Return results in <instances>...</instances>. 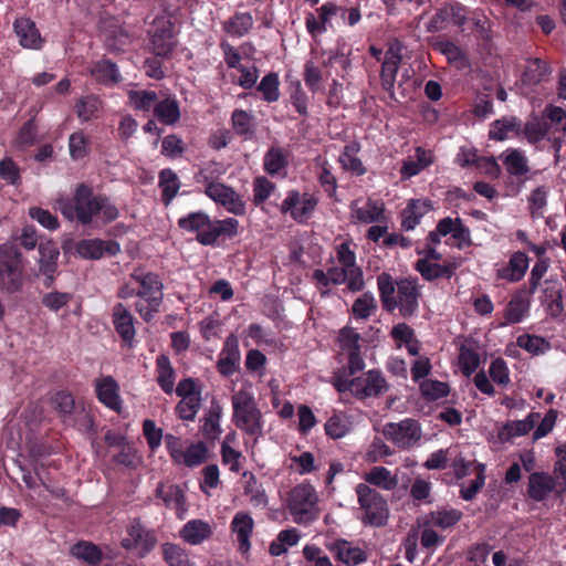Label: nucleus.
I'll return each instance as SVG.
<instances>
[{
  "label": "nucleus",
  "mask_w": 566,
  "mask_h": 566,
  "mask_svg": "<svg viewBox=\"0 0 566 566\" xmlns=\"http://www.w3.org/2000/svg\"><path fill=\"white\" fill-rule=\"evenodd\" d=\"M541 415L538 412H531L523 420L509 421L497 432L500 440H512L514 438L526 436L532 431L539 420Z\"/></svg>",
  "instance_id": "nucleus-33"
},
{
  "label": "nucleus",
  "mask_w": 566,
  "mask_h": 566,
  "mask_svg": "<svg viewBox=\"0 0 566 566\" xmlns=\"http://www.w3.org/2000/svg\"><path fill=\"white\" fill-rule=\"evenodd\" d=\"M129 277L138 285L135 311L145 322H150L163 304L164 283L157 273L142 268L135 269Z\"/></svg>",
  "instance_id": "nucleus-4"
},
{
  "label": "nucleus",
  "mask_w": 566,
  "mask_h": 566,
  "mask_svg": "<svg viewBox=\"0 0 566 566\" xmlns=\"http://www.w3.org/2000/svg\"><path fill=\"white\" fill-rule=\"evenodd\" d=\"M241 354L239 348V340L235 335H229L223 344V347L218 358V370L224 376L232 375L240 363Z\"/></svg>",
  "instance_id": "nucleus-28"
},
{
  "label": "nucleus",
  "mask_w": 566,
  "mask_h": 566,
  "mask_svg": "<svg viewBox=\"0 0 566 566\" xmlns=\"http://www.w3.org/2000/svg\"><path fill=\"white\" fill-rule=\"evenodd\" d=\"M286 507L296 524H310L319 515L318 494L308 482L293 486L286 497Z\"/></svg>",
  "instance_id": "nucleus-6"
},
{
  "label": "nucleus",
  "mask_w": 566,
  "mask_h": 566,
  "mask_svg": "<svg viewBox=\"0 0 566 566\" xmlns=\"http://www.w3.org/2000/svg\"><path fill=\"white\" fill-rule=\"evenodd\" d=\"M253 17L250 12H237L223 24V30L237 38H242L249 33L253 27Z\"/></svg>",
  "instance_id": "nucleus-45"
},
{
  "label": "nucleus",
  "mask_w": 566,
  "mask_h": 566,
  "mask_svg": "<svg viewBox=\"0 0 566 566\" xmlns=\"http://www.w3.org/2000/svg\"><path fill=\"white\" fill-rule=\"evenodd\" d=\"M223 409L218 401H211V405L205 416L201 419L200 431L202 436L208 440H217L221 433V417Z\"/></svg>",
  "instance_id": "nucleus-34"
},
{
  "label": "nucleus",
  "mask_w": 566,
  "mask_h": 566,
  "mask_svg": "<svg viewBox=\"0 0 566 566\" xmlns=\"http://www.w3.org/2000/svg\"><path fill=\"white\" fill-rule=\"evenodd\" d=\"M317 205L318 198L314 193L290 190L280 210L283 214H290L295 222L305 223L312 218Z\"/></svg>",
  "instance_id": "nucleus-11"
},
{
  "label": "nucleus",
  "mask_w": 566,
  "mask_h": 566,
  "mask_svg": "<svg viewBox=\"0 0 566 566\" xmlns=\"http://www.w3.org/2000/svg\"><path fill=\"white\" fill-rule=\"evenodd\" d=\"M358 503V518L367 526L381 527L389 518V506L386 499L366 483L355 488Z\"/></svg>",
  "instance_id": "nucleus-5"
},
{
  "label": "nucleus",
  "mask_w": 566,
  "mask_h": 566,
  "mask_svg": "<svg viewBox=\"0 0 566 566\" xmlns=\"http://www.w3.org/2000/svg\"><path fill=\"white\" fill-rule=\"evenodd\" d=\"M336 259L340 266L334 268L336 282H346L347 289L358 292L364 289L365 282L360 266L356 264V254L349 242H343L336 248Z\"/></svg>",
  "instance_id": "nucleus-7"
},
{
  "label": "nucleus",
  "mask_w": 566,
  "mask_h": 566,
  "mask_svg": "<svg viewBox=\"0 0 566 566\" xmlns=\"http://www.w3.org/2000/svg\"><path fill=\"white\" fill-rule=\"evenodd\" d=\"M360 151V145L357 142H352L344 147L343 153L339 156V163L342 168L356 176H361L366 172L361 160L358 158Z\"/></svg>",
  "instance_id": "nucleus-43"
},
{
  "label": "nucleus",
  "mask_w": 566,
  "mask_h": 566,
  "mask_svg": "<svg viewBox=\"0 0 566 566\" xmlns=\"http://www.w3.org/2000/svg\"><path fill=\"white\" fill-rule=\"evenodd\" d=\"M381 432L399 449H410L420 441L422 436L419 422L409 418L399 422L386 423Z\"/></svg>",
  "instance_id": "nucleus-12"
},
{
  "label": "nucleus",
  "mask_w": 566,
  "mask_h": 566,
  "mask_svg": "<svg viewBox=\"0 0 566 566\" xmlns=\"http://www.w3.org/2000/svg\"><path fill=\"white\" fill-rule=\"evenodd\" d=\"M163 558L168 566H195L185 548L174 543L161 546Z\"/></svg>",
  "instance_id": "nucleus-51"
},
{
  "label": "nucleus",
  "mask_w": 566,
  "mask_h": 566,
  "mask_svg": "<svg viewBox=\"0 0 566 566\" xmlns=\"http://www.w3.org/2000/svg\"><path fill=\"white\" fill-rule=\"evenodd\" d=\"M377 286L386 311L398 308L403 317H410L418 311L421 291L417 279L394 281L391 275L381 273L377 276Z\"/></svg>",
  "instance_id": "nucleus-2"
},
{
  "label": "nucleus",
  "mask_w": 566,
  "mask_h": 566,
  "mask_svg": "<svg viewBox=\"0 0 566 566\" xmlns=\"http://www.w3.org/2000/svg\"><path fill=\"white\" fill-rule=\"evenodd\" d=\"M202 403L201 396L180 397L175 411L179 419L184 421H193Z\"/></svg>",
  "instance_id": "nucleus-55"
},
{
  "label": "nucleus",
  "mask_w": 566,
  "mask_h": 566,
  "mask_svg": "<svg viewBox=\"0 0 566 566\" xmlns=\"http://www.w3.org/2000/svg\"><path fill=\"white\" fill-rule=\"evenodd\" d=\"M504 168L511 176L522 177L530 170L528 160L524 151L520 149L510 148L501 155Z\"/></svg>",
  "instance_id": "nucleus-39"
},
{
  "label": "nucleus",
  "mask_w": 566,
  "mask_h": 566,
  "mask_svg": "<svg viewBox=\"0 0 566 566\" xmlns=\"http://www.w3.org/2000/svg\"><path fill=\"white\" fill-rule=\"evenodd\" d=\"M157 382L166 394H171L175 386V370L168 356L159 355L156 359Z\"/></svg>",
  "instance_id": "nucleus-47"
},
{
  "label": "nucleus",
  "mask_w": 566,
  "mask_h": 566,
  "mask_svg": "<svg viewBox=\"0 0 566 566\" xmlns=\"http://www.w3.org/2000/svg\"><path fill=\"white\" fill-rule=\"evenodd\" d=\"M354 396L358 399L378 397L388 389V385L380 371L371 369L353 378Z\"/></svg>",
  "instance_id": "nucleus-18"
},
{
  "label": "nucleus",
  "mask_w": 566,
  "mask_h": 566,
  "mask_svg": "<svg viewBox=\"0 0 566 566\" xmlns=\"http://www.w3.org/2000/svg\"><path fill=\"white\" fill-rule=\"evenodd\" d=\"M542 303L552 316H558L564 311L562 286L556 280H546L543 289Z\"/></svg>",
  "instance_id": "nucleus-41"
},
{
  "label": "nucleus",
  "mask_w": 566,
  "mask_h": 566,
  "mask_svg": "<svg viewBox=\"0 0 566 566\" xmlns=\"http://www.w3.org/2000/svg\"><path fill=\"white\" fill-rule=\"evenodd\" d=\"M203 192L214 203L223 207L229 213L234 216H243L245 213L247 205L232 187L220 182L208 187Z\"/></svg>",
  "instance_id": "nucleus-15"
},
{
  "label": "nucleus",
  "mask_w": 566,
  "mask_h": 566,
  "mask_svg": "<svg viewBox=\"0 0 566 566\" xmlns=\"http://www.w3.org/2000/svg\"><path fill=\"white\" fill-rule=\"evenodd\" d=\"M360 334L353 327H343L337 336L339 355L347 357L348 375H354L365 368V361L360 355Z\"/></svg>",
  "instance_id": "nucleus-13"
},
{
  "label": "nucleus",
  "mask_w": 566,
  "mask_h": 566,
  "mask_svg": "<svg viewBox=\"0 0 566 566\" xmlns=\"http://www.w3.org/2000/svg\"><path fill=\"white\" fill-rule=\"evenodd\" d=\"M151 48L157 56H167L176 46L174 24L167 17H158L150 30Z\"/></svg>",
  "instance_id": "nucleus-16"
},
{
  "label": "nucleus",
  "mask_w": 566,
  "mask_h": 566,
  "mask_svg": "<svg viewBox=\"0 0 566 566\" xmlns=\"http://www.w3.org/2000/svg\"><path fill=\"white\" fill-rule=\"evenodd\" d=\"M317 15L310 12L305 17V27L312 36L323 34L331 19L338 14L339 7L334 2H325L317 10Z\"/></svg>",
  "instance_id": "nucleus-26"
},
{
  "label": "nucleus",
  "mask_w": 566,
  "mask_h": 566,
  "mask_svg": "<svg viewBox=\"0 0 566 566\" xmlns=\"http://www.w3.org/2000/svg\"><path fill=\"white\" fill-rule=\"evenodd\" d=\"M325 77L322 69L313 61L308 60L304 64L303 78L305 85L312 93H316L322 88V81Z\"/></svg>",
  "instance_id": "nucleus-62"
},
{
  "label": "nucleus",
  "mask_w": 566,
  "mask_h": 566,
  "mask_svg": "<svg viewBox=\"0 0 566 566\" xmlns=\"http://www.w3.org/2000/svg\"><path fill=\"white\" fill-rule=\"evenodd\" d=\"M231 120L232 127L238 135L244 136L245 138L252 137L255 128L254 117L252 114L243 109H235L232 113Z\"/></svg>",
  "instance_id": "nucleus-54"
},
{
  "label": "nucleus",
  "mask_w": 566,
  "mask_h": 566,
  "mask_svg": "<svg viewBox=\"0 0 566 566\" xmlns=\"http://www.w3.org/2000/svg\"><path fill=\"white\" fill-rule=\"evenodd\" d=\"M71 553L74 557L82 559L90 565H96L102 560L101 549L90 542H80L75 544L71 548Z\"/></svg>",
  "instance_id": "nucleus-60"
},
{
  "label": "nucleus",
  "mask_w": 566,
  "mask_h": 566,
  "mask_svg": "<svg viewBox=\"0 0 566 566\" xmlns=\"http://www.w3.org/2000/svg\"><path fill=\"white\" fill-rule=\"evenodd\" d=\"M240 223L235 218L228 217L221 220H211L209 232L201 234L202 245H214L220 238L232 239L239 234Z\"/></svg>",
  "instance_id": "nucleus-21"
},
{
  "label": "nucleus",
  "mask_w": 566,
  "mask_h": 566,
  "mask_svg": "<svg viewBox=\"0 0 566 566\" xmlns=\"http://www.w3.org/2000/svg\"><path fill=\"white\" fill-rule=\"evenodd\" d=\"M350 213L356 222L380 223L385 220V205L371 199L360 205V201L356 200L350 206Z\"/></svg>",
  "instance_id": "nucleus-22"
},
{
  "label": "nucleus",
  "mask_w": 566,
  "mask_h": 566,
  "mask_svg": "<svg viewBox=\"0 0 566 566\" xmlns=\"http://www.w3.org/2000/svg\"><path fill=\"white\" fill-rule=\"evenodd\" d=\"M531 295L526 289H520L513 293L511 300L502 312L503 322L500 326L522 323L530 315Z\"/></svg>",
  "instance_id": "nucleus-17"
},
{
  "label": "nucleus",
  "mask_w": 566,
  "mask_h": 566,
  "mask_svg": "<svg viewBox=\"0 0 566 566\" xmlns=\"http://www.w3.org/2000/svg\"><path fill=\"white\" fill-rule=\"evenodd\" d=\"M22 286V268L19 254L14 252V258L10 263L3 265L0 270V287L8 292H17Z\"/></svg>",
  "instance_id": "nucleus-35"
},
{
  "label": "nucleus",
  "mask_w": 566,
  "mask_h": 566,
  "mask_svg": "<svg viewBox=\"0 0 566 566\" xmlns=\"http://www.w3.org/2000/svg\"><path fill=\"white\" fill-rule=\"evenodd\" d=\"M224 167L216 161H210L195 174V180L197 184L203 185L205 189L210 186L220 184L219 179L224 175Z\"/></svg>",
  "instance_id": "nucleus-50"
},
{
  "label": "nucleus",
  "mask_w": 566,
  "mask_h": 566,
  "mask_svg": "<svg viewBox=\"0 0 566 566\" xmlns=\"http://www.w3.org/2000/svg\"><path fill=\"white\" fill-rule=\"evenodd\" d=\"M516 344L532 355H544L551 349V344L544 337L537 335H520Z\"/></svg>",
  "instance_id": "nucleus-56"
},
{
  "label": "nucleus",
  "mask_w": 566,
  "mask_h": 566,
  "mask_svg": "<svg viewBox=\"0 0 566 566\" xmlns=\"http://www.w3.org/2000/svg\"><path fill=\"white\" fill-rule=\"evenodd\" d=\"M253 518L245 512H238L231 521L230 528L235 535L239 543V549L242 553L249 552L251 547L250 538L253 532Z\"/></svg>",
  "instance_id": "nucleus-32"
},
{
  "label": "nucleus",
  "mask_w": 566,
  "mask_h": 566,
  "mask_svg": "<svg viewBox=\"0 0 566 566\" xmlns=\"http://www.w3.org/2000/svg\"><path fill=\"white\" fill-rule=\"evenodd\" d=\"M480 365V355L473 344L461 346L459 355V366L465 376H470Z\"/></svg>",
  "instance_id": "nucleus-57"
},
{
  "label": "nucleus",
  "mask_w": 566,
  "mask_h": 566,
  "mask_svg": "<svg viewBox=\"0 0 566 566\" xmlns=\"http://www.w3.org/2000/svg\"><path fill=\"white\" fill-rule=\"evenodd\" d=\"M208 455L209 450L205 442H192L185 449L177 464H182L188 468L198 467L207 462Z\"/></svg>",
  "instance_id": "nucleus-46"
},
{
  "label": "nucleus",
  "mask_w": 566,
  "mask_h": 566,
  "mask_svg": "<svg viewBox=\"0 0 566 566\" xmlns=\"http://www.w3.org/2000/svg\"><path fill=\"white\" fill-rule=\"evenodd\" d=\"M402 60V45L399 41H392L384 56L380 80L382 88L392 101L400 102L406 96L405 90L397 93L395 88L396 75Z\"/></svg>",
  "instance_id": "nucleus-9"
},
{
  "label": "nucleus",
  "mask_w": 566,
  "mask_h": 566,
  "mask_svg": "<svg viewBox=\"0 0 566 566\" xmlns=\"http://www.w3.org/2000/svg\"><path fill=\"white\" fill-rule=\"evenodd\" d=\"M55 208L69 221H77L83 226L91 224L96 218L108 223L118 217V210L109 198L95 195L93 188L86 184L76 186L72 198L59 197Z\"/></svg>",
  "instance_id": "nucleus-1"
},
{
  "label": "nucleus",
  "mask_w": 566,
  "mask_h": 566,
  "mask_svg": "<svg viewBox=\"0 0 566 566\" xmlns=\"http://www.w3.org/2000/svg\"><path fill=\"white\" fill-rule=\"evenodd\" d=\"M39 271L45 275L44 286L51 287L54 281L53 274L57 268L59 248L53 241L41 242L39 245Z\"/></svg>",
  "instance_id": "nucleus-25"
},
{
  "label": "nucleus",
  "mask_w": 566,
  "mask_h": 566,
  "mask_svg": "<svg viewBox=\"0 0 566 566\" xmlns=\"http://www.w3.org/2000/svg\"><path fill=\"white\" fill-rule=\"evenodd\" d=\"M159 187L163 192V201L168 206L180 189L178 176L171 169H164L159 174Z\"/></svg>",
  "instance_id": "nucleus-52"
},
{
  "label": "nucleus",
  "mask_w": 566,
  "mask_h": 566,
  "mask_svg": "<svg viewBox=\"0 0 566 566\" xmlns=\"http://www.w3.org/2000/svg\"><path fill=\"white\" fill-rule=\"evenodd\" d=\"M325 433L332 439H340L352 431L349 416L344 412L334 413L325 422Z\"/></svg>",
  "instance_id": "nucleus-49"
},
{
  "label": "nucleus",
  "mask_w": 566,
  "mask_h": 566,
  "mask_svg": "<svg viewBox=\"0 0 566 566\" xmlns=\"http://www.w3.org/2000/svg\"><path fill=\"white\" fill-rule=\"evenodd\" d=\"M462 516V512L457 509L438 510L430 514V523L446 530L458 524Z\"/></svg>",
  "instance_id": "nucleus-58"
},
{
  "label": "nucleus",
  "mask_w": 566,
  "mask_h": 566,
  "mask_svg": "<svg viewBox=\"0 0 566 566\" xmlns=\"http://www.w3.org/2000/svg\"><path fill=\"white\" fill-rule=\"evenodd\" d=\"M287 165L285 153L280 147H271L263 159L264 170L270 175H276Z\"/></svg>",
  "instance_id": "nucleus-59"
},
{
  "label": "nucleus",
  "mask_w": 566,
  "mask_h": 566,
  "mask_svg": "<svg viewBox=\"0 0 566 566\" xmlns=\"http://www.w3.org/2000/svg\"><path fill=\"white\" fill-rule=\"evenodd\" d=\"M92 75L103 84H115L120 74L117 66L111 61H98L91 70Z\"/></svg>",
  "instance_id": "nucleus-53"
},
{
  "label": "nucleus",
  "mask_w": 566,
  "mask_h": 566,
  "mask_svg": "<svg viewBox=\"0 0 566 566\" xmlns=\"http://www.w3.org/2000/svg\"><path fill=\"white\" fill-rule=\"evenodd\" d=\"M135 317L129 308L123 303H116L112 311V323L116 333L120 336L122 340L132 346L135 339Z\"/></svg>",
  "instance_id": "nucleus-19"
},
{
  "label": "nucleus",
  "mask_w": 566,
  "mask_h": 566,
  "mask_svg": "<svg viewBox=\"0 0 566 566\" xmlns=\"http://www.w3.org/2000/svg\"><path fill=\"white\" fill-rule=\"evenodd\" d=\"M95 392L97 399L106 408L115 411H122V398L119 395V386L112 376H102L95 380Z\"/></svg>",
  "instance_id": "nucleus-20"
},
{
  "label": "nucleus",
  "mask_w": 566,
  "mask_h": 566,
  "mask_svg": "<svg viewBox=\"0 0 566 566\" xmlns=\"http://www.w3.org/2000/svg\"><path fill=\"white\" fill-rule=\"evenodd\" d=\"M325 547L336 562L344 566H358L368 559V553L365 547L346 538L331 541L326 543Z\"/></svg>",
  "instance_id": "nucleus-14"
},
{
  "label": "nucleus",
  "mask_w": 566,
  "mask_h": 566,
  "mask_svg": "<svg viewBox=\"0 0 566 566\" xmlns=\"http://www.w3.org/2000/svg\"><path fill=\"white\" fill-rule=\"evenodd\" d=\"M302 553L311 566H335L324 549L315 544H306Z\"/></svg>",
  "instance_id": "nucleus-64"
},
{
  "label": "nucleus",
  "mask_w": 566,
  "mask_h": 566,
  "mask_svg": "<svg viewBox=\"0 0 566 566\" xmlns=\"http://www.w3.org/2000/svg\"><path fill=\"white\" fill-rule=\"evenodd\" d=\"M457 164L467 168L475 166L481 172L491 174L495 169V159L493 157L478 156L476 151L472 148L462 147L455 158Z\"/></svg>",
  "instance_id": "nucleus-38"
},
{
  "label": "nucleus",
  "mask_w": 566,
  "mask_h": 566,
  "mask_svg": "<svg viewBox=\"0 0 566 566\" xmlns=\"http://www.w3.org/2000/svg\"><path fill=\"white\" fill-rule=\"evenodd\" d=\"M460 266V262L455 259L446 260L442 264L431 262L428 259H419L415 269L427 281H433L439 277H451L455 270Z\"/></svg>",
  "instance_id": "nucleus-24"
},
{
  "label": "nucleus",
  "mask_w": 566,
  "mask_h": 566,
  "mask_svg": "<svg viewBox=\"0 0 566 566\" xmlns=\"http://www.w3.org/2000/svg\"><path fill=\"white\" fill-rule=\"evenodd\" d=\"M213 534L211 523L195 518L188 521L179 531V537L187 544L196 546L209 539Z\"/></svg>",
  "instance_id": "nucleus-31"
},
{
  "label": "nucleus",
  "mask_w": 566,
  "mask_h": 566,
  "mask_svg": "<svg viewBox=\"0 0 566 566\" xmlns=\"http://www.w3.org/2000/svg\"><path fill=\"white\" fill-rule=\"evenodd\" d=\"M553 491L559 492L558 481L545 472H534L528 476L527 494L534 501L545 500Z\"/></svg>",
  "instance_id": "nucleus-27"
},
{
  "label": "nucleus",
  "mask_w": 566,
  "mask_h": 566,
  "mask_svg": "<svg viewBox=\"0 0 566 566\" xmlns=\"http://www.w3.org/2000/svg\"><path fill=\"white\" fill-rule=\"evenodd\" d=\"M549 187L542 185L533 189L527 197V208L533 219L543 218L548 203Z\"/></svg>",
  "instance_id": "nucleus-44"
},
{
  "label": "nucleus",
  "mask_w": 566,
  "mask_h": 566,
  "mask_svg": "<svg viewBox=\"0 0 566 566\" xmlns=\"http://www.w3.org/2000/svg\"><path fill=\"white\" fill-rule=\"evenodd\" d=\"M530 259L524 252H515L511 255L509 264L497 270V279L507 282L521 281L528 269Z\"/></svg>",
  "instance_id": "nucleus-36"
},
{
  "label": "nucleus",
  "mask_w": 566,
  "mask_h": 566,
  "mask_svg": "<svg viewBox=\"0 0 566 566\" xmlns=\"http://www.w3.org/2000/svg\"><path fill=\"white\" fill-rule=\"evenodd\" d=\"M432 209L429 200L416 199L410 200L401 214V227L406 231L413 230L421 218Z\"/></svg>",
  "instance_id": "nucleus-37"
},
{
  "label": "nucleus",
  "mask_w": 566,
  "mask_h": 566,
  "mask_svg": "<svg viewBox=\"0 0 566 566\" xmlns=\"http://www.w3.org/2000/svg\"><path fill=\"white\" fill-rule=\"evenodd\" d=\"M211 218L203 211L190 212L178 220L180 229L187 232H196L197 241L200 243V235L209 232Z\"/></svg>",
  "instance_id": "nucleus-42"
},
{
  "label": "nucleus",
  "mask_w": 566,
  "mask_h": 566,
  "mask_svg": "<svg viewBox=\"0 0 566 566\" xmlns=\"http://www.w3.org/2000/svg\"><path fill=\"white\" fill-rule=\"evenodd\" d=\"M276 186L264 176H259L253 180V203L258 207L264 203L275 191Z\"/></svg>",
  "instance_id": "nucleus-63"
},
{
  "label": "nucleus",
  "mask_w": 566,
  "mask_h": 566,
  "mask_svg": "<svg viewBox=\"0 0 566 566\" xmlns=\"http://www.w3.org/2000/svg\"><path fill=\"white\" fill-rule=\"evenodd\" d=\"M154 114L165 125H174L180 118V109L175 98L157 101L154 106Z\"/></svg>",
  "instance_id": "nucleus-48"
},
{
  "label": "nucleus",
  "mask_w": 566,
  "mask_h": 566,
  "mask_svg": "<svg viewBox=\"0 0 566 566\" xmlns=\"http://www.w3.org/2000/svg\"><path fill=\"white\" fill-rule=\"evenodd\" d=\"M258 91L268 103L276 102L280 98V80L276 73L264 75L258 85Z\"/></svg>",
  "instance_id": "nucleus-61"
},
{
  "label": "nucleus",
  "mask_w": 566,
  "mask_h": 566,
  "mask_svg": "<svg viewBox=\"0 0 566 566\" xmlns=\"http://www.w3.org/2000/svg\"><path fill=\"white\" fill-rule=\"evenodd\" d=\"M452 470L458 480H464L473 476L469 482L463 481L460 484V495L463 500H472L485 483V467L476 461H467L463 457H458L452 461Z\"/></svg>",
  "instance_id": "nucleus-8"
},
{
  "label": "nucleus",
  "mask_w": 566,
  "mask_h": 566,
  "mask_svg": "<svg viewBox=\"0 0 566 566\" xmlns=\"http://www.w3.org/2000/svg\"><path fill=\"white\" fill-rule=\"evenodd\" d=\"M157 544L154 531L147 528L140 520H133L125 530L120 546L126 551H136L139 557L149 554Z\"/></svg>",
  "instance_id": "nucleus-10"
},
{
  "label": "nucleus",
  "mask_w": 566,
  "mask_h": 566,
  "mask_svg": "<svg viewBox=\"0 0 566 566\" xmlns=\"http://www.w3.org/2000/svg\"><path fill=\"white\" fill-rule=\"evenodd\" d=\"M13 28L21 46L31 50H40L42 48L44 40L35 22L30 18L21 17L15 19Z\"/></svg>",
  "instance_id": "nucleus-23"
},
{
  "label": "nucleus",
  "mask_w": 566,
  "mask_h": 566,
  "mask_svg": "<svg viewBox=\"0 0 566 566\" xmlns=\"http://www.w3.org/2000/svg\"><path fill=\"white\" fill-rule=\"evenodd\" d=\"M119 251V244L112 240L85 239L76 245V252L84 259H101L105 253L115 255Z\"/></svg>",
  "instance_id": "nucleus-30"
},
{
  "label": "nucleus",
  "mask_w": 566,
  "mask_h": 566,
  "mask_svg": "<svg viewBox=\"0 0 566 566\" xmlns=\"http://www.w3.org/2000/svg\"><path fill=\"white\" fill-rule=\"evenodd\" d=\"M232 422L234 426L256 441L263 436L264 421L258 407L252 385L247 384L231 397Z\"/></svg>",
  "instance_id": "nucleus-3"
},
{
  "label": "nucleus",
  "mask_w": 566,
  "mask_h": 566,
  "mask_svg": "<svg viewBox=\"0 0 566 566\" xmlns=\"http://www.w3.org/2000/svg\"><path fill=\"white\" fill-rule=\"evenodd\" d=\"M366 484L377 486L385 491H392L397 488L399 480L396 474L385 467H374L364 475Z\"/></svg>",
  "instance_id": "nucleus-40"
},
{
  "label": "nucleus",
  "mask_w": 566,
  "mask_h": 566,
  "mask_svg": "<svg viewBox=\"0 0 566 566\" xmlns=\"http://www.w3.org/2000/svg\"><path fill=\"white\" fill-rule=\"evenodd\" d=\"M156 496L163 501L166 507L175 510L178 518L182 520L187 512L184 491L177 484L158 483Z\"/></svg>",
  "instance_id": "nucleus-29"
}]
</instances>
